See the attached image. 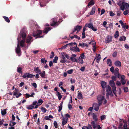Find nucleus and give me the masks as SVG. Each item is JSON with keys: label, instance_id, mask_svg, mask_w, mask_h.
Here are the masks:
<instances>
[{"label": "nucleus", "instance_id": "nucleus-1", "mask_svg": "<svg viewBox=\"0 0 129 129\" xmlns=\"http://www.w3.org/2000/svg\"><path fill=\"white\" fill-rule=\"evenodd\" d=\"M26 31L24 29H23L20 32V35L23 40L20 43V46L22 47H24V44L25 42L26 38Z\"/></svg>", "mask_w": 129, "mask_h": 129}, {"label": "nucleus", "instance_id": "nucleus-2", "mask_svg": "<svg viewBox=\"0 0 129 129\" xmlns=\"http://www.w3.org/2000/svg\"><path fill=\"white\" fill-rule=\"evenodd\" d=\"M117 4L120 6L121 9L124 11L125 9H128L129 8V4L127 3L123 2L121 3V1L118 3Z\"/></svg>", "mask_w": 129, "mask_h": 129}, {"label": "nucleus", "instance_id": "nucleus-3", "mask_svg": "<svg viewBox=\"0 0 129 129\" xmlns=\"http://www.w3.org/2000/svg\"><path fill=\"white\" fill-rule=\"evenodd\" d=\"M42 33V31L41 30H38L36 31H34L33 33V36L34 37L37 36L36 39L38 38H42L43 36H40Z\"/></svg>", "mask_w": 129, "mask_h": 129}, {"label": "nucleus", "instance_id": "nucleus-4", "mask_svg": "<svg viewBox=\"0 0 129 129\" xmlns=\"http://www.w3.org/2000/svg\"><path fill=\"white\" fill-rule=\"evenodd\" d=\"M21 50L19 46V40H18V44L17 47L15 49L16 53L19 56L21 55Z\"/></svg>", "mask_w": 129, "mask_h": 129}, {"label": "nucleus", "instance_id": "nucleus-5", "mask_svg": "<svg viewBox=\"0 0 129 129\" xmlns=\"http://www.w3.org/2000/svg\"><path fill=\"white\" fill-rule=\"evenodd\" d=\"M57 20L56 18L52 19L51 20L50 25L51 26H58L60 24V22L59 21H58L57 22Z\"/></svg>", "mask_w": 129, "mask_h": 129}, {"label": "nucleus", "instance_id": "nucleus-6", "mask_svg": "<svg viewBox=\"0 0 129 129\" xmlns=\"http://www.w3.org/2000/svg\"><path fill=\"white\" fill-rule=\"evenodd\" d=\"M76 56V54H72L71 57H70V60L71 61H72V62H78V60L75 58Z\"/></svg>", "mask_w": 129, "mask_h": 129}, {"label": "nucleus", "instance_id": "nucleus-7", "mask_svg": "<svg viewBox=\"0 0 129 129\" xmlns=\"http://www.w3.org/2000/svg\"><path fill=\"white\" fill-rule=\"evenodd\" d=\"M15 91H14L13 95H15L16 97L18 98L22 95L21 93H19L18 90V89L15 88Z\"/></svg>", "mask_w": 129, "mask_h": 129}, {"label": "nucleus", "instance_id": "nucleus-8", "mask_svg": "<svg viewBox=\"0 0 129 129\" xmlns=\"http://www.w3.org/2000/svg\"><path fill=\"white\" fill-rule=\"evenodd\" d=\"M35 76V75L29 73H26L24 74L22 76L23 78H26L27 77L28 78H32Z\"/></svg>", "mask_w": 129, "mask_h": 129}, {"label": "nucleus", "instance_id": "nucleus-9", "mask_svg": "<svg viewBox=\"0 0 129 129\" xmlns=\"http://www.w3.org/2000/svg\"><path fill=\"white\" fill-rule=\"evenodd\" d=\"M31 35H32L31 34H29L28 35L26 41V43H31L32 41L33 40H31L32 39V38L31 37Z\"/></svg>", "mask_w": 129, "mask_h": 129}, {"label": "nucleus", "instance_id": "nucleus-10", "mask_svg": "<svg viewBox=\"0 0 129 129\" xmlns=\"http://www.w3.org/2000/svg\"><path fill=\"white\" fill-rule=\"evenodd\" d=\"M119 69L118 68H116L114 72V75L116 76L118 78H119L120 76V74L119 73Z\"/></svg>", "mask_w": 129, "mask_h": 129}, {"label": "nucleus", "instance_id": "nucleus-11", "mask_svg": "<svg viewBox=\"0 0 129 129\" xmlns=\"http://www.w3.org/2000/svg\"><path fill=\"white\" fill-rule=\"evenodd\" d=\"M112 38L111 36L108 35L105 39V42L106 43H107L111 42L112 41Z\"/></svg>", "mask_w": 129, "mask_h": 129}, {"label": "nucleus", "instance_id": "nucleus-12", "mask_svg": "<svg viewBox=\"0 0 129 129\" xmlns=\"http://www.w3.org/2000/svg\"><path fill=\"white\" fill-rule=\"evenodd\" d=\"M93 109L96 111H98L99 109V104L97 103H94L93 104Z\"/></svg>", "mask_w": 129, "mask_h": 129}, {"label": "nucleus", "instance_id": "nucleus-13", "mask_svg": "<svg viewBox=\"0 0 129 129\" xmlns=\"http://www.w3.org/2000/svg\"><path fill=\"white\" fill-rule=\"evenodd\" d=\"M91 124L92 125V127L94 129H95L98 126L97 122H96L93 121H92L91 122Z\"/></svg>", "mask_w": 129, "mask_h": 129}, {"label": "nucleus", "instance_id": "nucleus-14", "mask_svg": "<svg viewBox=\"0 0 129 129\" xmlns=\"http://www.w3.org/2000/svg\"><path fill=\"white\" fill-rule=\"evenodd\" d=\"M106 93V98L107 99H109V95H110L111 96H113V94L112 93V90L107 91Z\"/></svg>", "mask_w": 129, "mask_h": 129}, {"label": "nucleus", "instance_id": "nucleus-15", "mask_svg": "<svg viewBox=\"0 0 129 129\" xmlns=\"http://www.w3.org/2000/svg\"><path fill=\"white\" fill-rule=\"evenodd\" d=\"M82 26L79 25H77L75 26L74 28V29L75 31H77V32H79L80 29L82 28Z\"/></svg>", "mask_w": 129, "mask_h": 129}, {"label": "nucleus", "instance_id": "nucleus-16", "mask_svg": "<svg viewBox=\"0 0 129 129\" xmlns=\"http://www.w3.org/2000/svg\"><path fill=\"white\" fill-rule=\"evenodd\" d=\"M114 64L116 66L118 67H120L121 66V62L119 61H116L115 62Z\"/></svg>", "mask_w": 129, "mask_h": 129}, {"label": "nucleus", "instance_id": "nucleus-17", "mask_svg": "<svg viewBox=\"0 0 129 129\" xmlns=\"http://www.w3.org/2000/svg\"><path fill=\"white\" fill-rule=\"evenodd\" d=\"M101 86L103 89H105L106 87V86L107 83L104 81H102L101 83Z\"/></svg>", "mask_w": 129, "mask_h": 129}, {"label": "nucleus", "instance_id": "nucleus-18", "mask_svg": "<svg viewBox=\"0 0 129 129\" xmlns=\"http://www.w3.org/2000/svg\"><path fill=\"white\" fill-rule=\"evenodd\" d=\"M96 8L95 7H93L92 8V10L90 12V15H93L95 13V11Z\"/></svg>", "mask_w": 129, "mask_h": 129}, {"label": "nucleus", "instance_id": "nucleus-19", "mask_svg": "<svg viewBox=\"0 0 129 129\" xmlns=\"http://www.w3.org/2000/svg\"><path fill=\"white\" fill-rule=\"evenodd\" d=\"M67 61V60L65 59V57L64 56V55L62 54V57L61 58V60L60 62L63 63H64Z\"/></svg>", "mask_w": 129, "mask_h": 129}, {"label": "nucleus", "instance_id": "nucleus-20", "mask_svg": "<svg viewBox=\"0 0 129 129\" xmlns=\"http://www.w3.org/2000/svg\"><path fill=\"white\" fill-rule=\"evenodd\" d=\"M97 99L99 101L101 102L104 99V97L102 95H99L97 97Z\"/></svg>", "mask_w": 129, "mask_h": 129}, {"label": "nucleus", "instance_id": "nucleus-21", "mask_svg": "<svg viewBox=\"0 0 129 129\" xmlns=\"http://www.w3.org/2000/svg\"><path fill=\"white\" fill-rule=\"evenodd\" d=\"M34 70L36 73H38L39 74H41V71L39 69L38 67H37L36 68H34Z\"/></svg>", "mask_w": 129, "mask_h": 129}, {"label": "nucleus", "instance_id": "nucleus-22", "mask_svg": "<svg viewBox=\"0 0 129 129\" xmlns=\"http://www.w3.org/2000/svg\"><path fill=\"white\" fill-rule=\"evenodd\" d=\"M51 28L50 27H46L44 29L43 32L44 33L46 34L50 31Z\"/></svg>", "mask_w": 129, "mask_h": 129}, {"label": "nucleus", "instance_id": "nucleus-23", "mask_svg": "<svg viewBox=\"0 0 129 129\" xmlns=\"http://www.w3.org/2000/svg\"><path fill=\"white\" fill-rule=\"evenodd\" d=\"M92 117L93 119L94 120V121L97 122L98 120V118H97V115L94 113L92 114Z\"/></svg>", "mask_w": 129, "mask_h": 129}, {"label": "nucleus", "instance_id": "nucleus-24", "mask_svg": "<svg viewBox=\"0 0 129 129\" xmlns=\"http://www.w3.org/2000/svg\"><path fill=\"white\" fill-rule=\"evenodd\" d=\"M126 39V37L122 36H121L119 38V41H125Z\"/></svg>", "mask_w": 129, "mask_h": 129}, {"label": "nucleus", "instance_id": "nucleus-25", "mask_svg": "<svg viewBox=\"0 0 129 129\" xmlns=\"http://www.w3.org/2000/svg\"><path fill=\"white\" fill-rule=\"evenodd\" d=\"M107 64L109 66H111L112 65V62L110 59H108L107 60Z\"/></svg>", "mask_w": 129, "mask_h": 129}, {"label": "nucleus", "instance_id": "nucleus-26", "mask_svg": "<svg viewBox=\"0 0 129 129\" xmlns=\"http://www.w3.org/2000/svg\"><path fill=\"white\" fill-rule=\"evenodd\" d=\"M94 4L93 0H91L88 3L87 6L89 7L90 6L93 5Z\"/></svg>", "mask_w": 129, "mask_h": 129}, {"label": "nucleus", "instance_id": "nucleus-27", "mask_svg": "<svg viewBox=\"0 0 129 129\" xmlns=\"http://www.w3.org/2000/svg\"><path fill=\"white\" fill-rule=\"evenodd\" d=\"M68 118H66V120L65 118H63L62 119V125H65L67 122Z\"/></svg>", "mask_w": 129, "mask_h": 129}, {"label": "nucleus", "instance_id": "nucleus-28", "mask_svg": "<svg viewBox=\"0 0 129 129\" xmlns=\"http://www.w3.org/2000/svg\"><path fill=\"white\" fill-rule=\"evenodd\" d=\"M45 58H43L41 59V61L42 63L45 64V63H46L47 62V61L46 60H45Z\"/></svg>", "mask_w": 129, "mask_h": 129}, {"label": "nucleus", "instance_id": "nucleus-29", "mask_svg": "<svg viewBox=\"0 0 129 129\" xmlns=\"http://www.w3.org/2000/svg\"><path fill=\"white\" fill-rule=\"evenodd\" d=\"M41 77L43 78H45V72L44 71H43L41 73V74H39Z\"/></svg>", "mask_w": 129, "mask_h": 129}, {"label": "nucleus", "instance_id": "nucleus-30", "mask_svg": "<svg viewBox=\"0 0 129 129\" xmlns=\"http://www.w3.org/2000/svg\"><path fill=\"white\" fill-rule=\"evenodd\" d=\"M22 68L20 67H18L17 69V72L20 74H22Z\"/></svg>", "mask_w": 129, "mask_h": 129}, {"label": "nucleus", "instance_id": "nucleus-31", "mask_svg": "<svg viewBox=\"0 0 129 129\" xmlns=\"http://www.w3.org/2000/svg\"><path fill=\"white\" fill-rule=\"evenodd\" d=\"M101 58V57L100 54H98L96 57V61L97 63H98L100 62Z\"/></svg>", "mask_w": 129, "mask_h": 129}, {"label": "nucleus", "instance_id": "nucleus-32", "mask_svg": "<svg viewBox=\"0 0 129 129\" xmlns=\"http://www.w3.org/2000/svg\"><path fill=\"white\" fill-rule=\"evenodd\" d=\"M109 84L112 87L115 86V83L114 81L113 80H111L110 81Z\"/></svg>", "mask_w": 129, "mask_h": 129}, {"label": "nucleus", "instance_id": "nucleus-33", "mask_svg": "<svg viewBox=\"0 0 129 129\" xmlns=\"http://www.w3.org/2000/svg\"><path fill=\"white\" fill-rule=\"evenodd\" d=\"M57 95L58 96V99L60 100L62 98V96L59 92L57 91Z\"/></svg>", "mask_w": 129, "mask_h": 129}, {"label": "nucleus", "instance_id": "nucleus-34", "mask_svg": "<svg viewBox=\"0 0 129 129\" xmlns=\"http://www.w3.org/2000/svg\"><path fill=\"white\" fill-rule=\"evenodd\" d=\"M1 114L3 116L5 115L6 113V109H5L2 110V109H1Z\"/></svg>", "mask_w": 129, "mask_h": 129}, {"label": "nucleus", "instance_id": "nucleus-35", "mask_svg": "<svg viewBox=\"0 0 129 129\" xmlns=\"http://www.w3.org/2000/svg\"><path fill=\"white\" fill-rule=\"evenodd\" d=\"M3 17L5 19V21L6 22L8 23H9L10 22V20L9 19V18L8 17L5 16H3Z\"/></svg>", "mask_w": 129, "mask_h": 129}, {"label": "nucleus", "instance_id": "nucleus-36", "mask_svg": "<svg viewBox=\"0 0 129 129\" xmlns=\"http://www.w3.org/2000/svg\"><path fill=\"white\" fill-rule=\"evenodd\" d=\"M83 59L80 58L79 57V58L78 59V62L79 64H82L83 63Z\"/></svg>", "mask_w": 129, "mask_h": 129}, {"label": "nucleus", "instance_id": "nucleus-37", "mask_svg": "<svg viewBox=\"0 0 129 129\" xmlns=\"http://www.w3.org/2000/svg\"><path fill=\"white\" fill-rule=\"evenodd\" d=\"M114 37L115 38H117L119 36V33L118 31H116L114 34Z\"/></svg>", "mask_w": 129, "mask_h": 129}, {"label": "nucleus", "instance_id": "nucleus-38", "mask_svg": "<svg viewBox=\"0 0 129 129\" xmlns=\"http://www.w3.org/2000/svg\"><path fill=\"white\" fill-rule=\"evenodd\" d=\"M112 87V91L113 93L115 95V96H116V93L115 92V91L116 90V87L115 86H114V87Z\"/></svg>", "mask_w": 129, "mask_h": 129}, {"label": "nucleus", "instance_id": "nucleus-39", "mask_svg": "<svg viewBox=\"0 0 129 129\" xmlns=\"http://www.w3.org/2000/svg\"><path fill=\"white\" fill-rule=\"evenodd\" d=\"M85 26L86 27H87L88 28H91L93 27V25L91 23H89V24H86L85 25Z\"/></svg>", "mask_w": 129, "mask_h": 129}, {"label": "nucleus", "instance_id": "nucleus-40", "mask_svg": "<svg viewBox=\"0 0 129 129\" xmlns=\"http://www.w3.org/2000/svg\"><path fill=\"white\" fill-rule=\"evenodd\" d=\"M26 108L29 110H31L34 108V106L32 105L27 106Z\"/></svg>", "mask_w": 129, "mask_h": 129}, {"label": "nucleus", "instance_id": "nucleus-41", "mask_svg": "<svg viewBox=\"0 0 129 129\" xmlns=\"http://www.w3.org/2000/svg\"><path fill=\"white\" fill-rule=\"evenodd\" d=\"M78 98L80 99H83L82 95L81 93L79 92L78 94Z\"/></svg>", "mask_w": 129, "mask_h": 129}, {"label": "nucleus", "instance_id": "nucleus-42", "mask_svg": "<svg viewBox=\"0 0 129 129\" xmlns=\"http://www.w3.org/2000/svg\"><path fill=\"white\" fill-rule=\"evenodd\" d=\"M43 101L41 99H40L38 100V102L37 103L38 105H41L43 103Z\"/></svg>", "mask_w": 129, "mask_h": 129}, {"label": "nucleus", "instance_id": "nucleus-43", "mask_svg": "<svg viewBox=\"0 0 129 129\" xmlns=\"http://www.w3.org/2000/svg\"><path fill=\"white\" fill-rule=\"evenodd\" d=\"M62 54L64 55V56L66 57L67 59H69V55L67 54L66 53L63 52L62 53Z\"/></svg>", "mask_w": 129, "mask_h": 129}, {"label": "nucleus", "instance_id": "nucleus-44", "mask_svg": "<svg viewBox=\"0 0 129 129\" xmlns=\"http://www.w3.org/2000/svg\"><path fill=\"white\" fill-rule=\"evenodd\" d=\"M58 59V57L57 56H56L55 58L53 60V62L55 63H57V61Z\"/></svg>", "mask_w": 129, "mask_h": 129}, {"label": "nucleus", "instance_id": "nucleus-45", "mask_svg": "<svg viewBox=\"0 0 129 129\" xmlns=\"http://www.w3.org/2000/svg\"><path fill=\"white\" fill-rule=\"evenodd\" d=\"M96 46H95V43L94 44L93 43V50L94 52H95L96 50Z\"/></svg>", "mask_w": 129, "mask_h": 129}, {"label": "nucleus", "instance_id": "nucleus-46", "mask_svg": "<svg viewBox=\"0 0 129 129\" xmlns=\"http://www.w3.org/2000/svg\"><path fill=\"white\" fill-rule=\"evenodd\" d=\"M100 118L101 120L102 121L106 119V116L105 115H103L101 116Z\"/></svg>", "mask_w": 129, "mask_h": 129}, {"label": "nucleus", "instance_id": "nucleus-47", "mask_svg": "<svg viewBox=\"0 0 129 129\" xmlns=\"http://www.w3.org/2000/svg\"><path fill=\"white\" fill-rule=\"evenodd\" d=\"M41 109L42 111L44 113H45L47 111L46 109L43 107H41Z\"/></svg>", "mask_w": 129, "mask_h": 129}, {"label": "nucleus", "instance_id": "nucleus-48", "mask_svg": "<svg viewBox=\"0 0 129 129\" xmlns=\"http://www.w3.org/2000/svg\"><path fill=\"white\" fill-rule=\"evenodd\" d=\"M117 77L115 75V76H113L111 78L113 81H116L117 80Z\"/></svg>", "mask_w": 129, "mask_h": 129}, {"label": "nucleus", "instance_id": "nucleus-49", "mask_svg": "<svg viewBox=\"0 0 129 129\" xmlns=\"http://www.w3.org/2000/svg\"><path fill=\"white\" fill-rule=\"evenodd\" d=\"M84 53H83L81 54H80V56L79 57L83 59H84V57L85 58V56L84 55Z\"/></svg>", "mask_w": 129, "mask_h": 129}, {"label": "nucleus", "instance_id": "nucleus-50", "mask_svg": "<svg viewBox=\"0 0 129 129\" xmlns=\"http://www.w3.org/2000/svg\"><path fill=\"white\" fill-rule=\"evenodd\" d=\"M54 125L55 128H57L58 127V123L56 121H55L53 123Z\"/></svg>", "mask_w": 129, "mask_h": 129}, {"label": "nucleus", "instance_id": "nucleus-51", "mask_svg": "<svg viewBox=\"0 0 129 129\" xmlns=\"http://www.w3.org/2000/svg\"><path fill=\"white\" fill-rule=\"evenodd\" d=\"M124 90L125 92H127L128 91V87H125L124 88Z\"/></svg>", "mask_w": 129, "mask_h": 129}, {"label": "nucleus", "instance_id": "nucleus-52", "mask_svg": "<svg viewBox=\"0 0 129 129\" xmlns=\"http://www.w3.org/2000/svg\"><path fill=\"white\" fill-rule=\"evenodd\" d=\"M76 46L75 47H71L70 49V50L72 51H75V50Z\"/></svg>", "mask_w": 129, "mask_h": 129}, {"label": "nucleus", "instance_id": "nucleus-53", "mask_svg": "<svg viewBox=\"0 0 129 129\" xmlns=\"http://www.w3.org/2000/svg\"><path fill=\"white\" fill-rule=\"evenodd\" d=\"M117 55V52L116 51L114 52L112 54V56L113 57H116Z\"/></svg>", "mask_w": 129, "mask_h": 129}, {"label": "nucleus", "instance_id": "nucleus-54", "mask_svg": "<svg viewBox=\"0 0 129 129\" xmlns=\"http://www.w3.org/2000/svg\"><path fill=\"white\" fill-rule=\"evenodd\" d=\"M73 71V69L69 70L67 71V73L69 74H71L72 73Z\"/></svg>", "mask_w": 129, "mask_h": 129}, {"label": "nucleus", "instance_id": "nucleus-55", "mask_svg": "<svg viewBox=\"0 0 129 129\" xmlns=\"http://www.w3.org/2000/svg\"><path fill=\"white\" fill-rule=\"evenodd\" d=\"M110 70L111 72L112 73H114V68L113 66H112L110 68Z\"/></svg>", "mask_w": 129, "mask_h": 129}, {"label": "nucleus", "instance_id": "nucleus-56", "mask_svg": "<svg viewBox=\"0 0 129 129\" xmlns=\"http://www.w3.org/2000/svg\"><path fill=\"white\" fill-rule=\"evenodd\" d=\"M129 13V11L128 10H126L125 11H124L123 14L125 15H127Z\"/></svg>", "mask_w": 129, "mask_h": 129}, {"label": "nucleus", "instance_id": "nucleus-57", "mask_svg": "<svg viewBox=\"0 0 129 129\" xmlns=\"http://www.w3.org/2000/svg\"><path fill=\"white\" fill-rule=\"evenodd\" d=\"M51 55L50 56V58H52L55 55L54 53V52H51Z\"/></svg>", "mask_w": 129, "mask_h": 129}, {"label": "nucleus", "instance_id": "nucleus-58", "mask_svg": "<svg viewBox=\"0 0 129 129\" xmlns=\"http://www.w3.org/2000/svg\"><path fill=\"white\" fill-rule=\"evenodd\" d=\"M68 106L69 109V110H71L72 108V105L70 104L69 103L68 104Z\"/></svg>", "mask_w": 129, "mask_h": 129}, {"label": "nucleus", "instance_id": "nucleus-59", "mask_svg": "<svg viewBox=\"0 0 129 129\" xmlns=\"http://www.w3.org/2000/svg\"><path fill=\"white\" fill-rule=\"evenodd\" d=\"M75 52H80V50L79 49V48L77 47V45H76V48H75Z\"/></svg>", "mask_w": 129, "mask_h": 129}, {"label": "nucleus", "instance_id": "nucleus-60", "mask_svg": "<svg viewBox=\"0 0 129 129\" xmlns=\"http://www.w3.org/2000/svg\"><path fill=\"white\" fill-rule=\"evenodd\" d=\"M111 90V87L109 86L108 85L107 89H106V91Z\"/></svg>", "mask_w": 129, "mask_h": 129}, {"label": "nucleus", "instance_id": "nucleus-61", "mask_svg": "<svg viewBox=\"0 0 129 129\" xmlns=\"http://www.w3.org/2000/svg\"><path fill=\"white\" fill-rule=\"evenodd\" d=\"M87 129H92L91 126L90 124H88V126H86Z\"/></svg>", "mask_w": 129, "mask_h": 129}, {"label": "nucleus", "instance_id": "nucleus-62", "mask_svg": "<svg viewBox=\"0 0 129 129\" xmlns=\"http://www.w3.org/2000/svg\"><path fill=\"white\" fill-rule=\"evenodd\" d=\"M59 109L58 110V111L59 112H60L61 110H62V106L60 105L59 107Z\"/></svg>", "mask_w": 129, "mask_h": 129}, {"label": "nucleus", "instance_id": "nucleus-63", "mask_svg": "<svg viewBox=\"0 0 129 129\" xmlns=\"http://www.w3.org/2000/svg\"><path fill=\"white\" fill-rule=\"evenodd\" d=\"M125 76L124 75H122L121 77V81L125 80Z\"/></svg>", "mask_w": 129, "mask_h": 129}, {"label": "nucleus", "instance_id": "nucleus-64", "mask_svg": "<svg viewBox=\"0 0 129 129\" xmlns=\"http://www.w3.org/2000/svg\"><path fill=\"white\" fill-rule=\"evenodd\" d=\"M121 82L122 84L123 85L126 84V82L125 81V80H124L122 81H121Z\"/></svg>", "mask_w": 129, "mask_h": 129}]
</instances>
